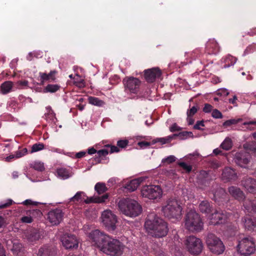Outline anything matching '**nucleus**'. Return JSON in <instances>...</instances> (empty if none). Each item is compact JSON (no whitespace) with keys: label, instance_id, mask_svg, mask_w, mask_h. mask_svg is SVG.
Returning <instances> with one entry per match:
<instances>
[{"label":"nucleus","instance_id":"obj_42","mask_svg":"<svg viewBox=\"0 0 256 256\" xmlns=\"http://www.w3.org/2000/svg\"><path fill=\"white\" fill-rule=\"evenodd\" d=\"M176 138V135H170L164 138H156V142H160L162 144H165L171 142V140Z\"/></svg>","mask_w":256,"mask_h":256},{"label":"nucleus","instance_id":"obj_30","mask_svg":"<svg viewBox=\"0 0 256 256\" xmlns=\"http://www.w3.org/2000/svg\"><path fill=\"white\" fill-rule=\"evenodd\" d=\"M56 73V70H52L48 74L44 72H40V76L42 82L48 80H55L54 76Z\"/></svg>","mask_w":256,"mask_h":256},{"label":"nucleus","instance_id":"obj_16","mask_svg":"<svg viewBox=\"0 0 256 256\" xmlns=\"http://www.w3.org/2000/svg\"><path fill=\"white\" fill-rule=\"evenodd\" d=\"M63 213L62 210L56 208L50 211L48 214V220L53 226L58 224L62 220Z\"/></svg>","mask_w":256,"mask_h":256},{"label":"nucleus","instance_id":"obj_57","mask_svg":"<svg viewBox=\"0 0 256 256\" xmlns=\"http://www.w3.org/2000/svg\"><path fill=\"white\" fill-rule=\"evenodd\" d=\"M108 153V151L106 149H102L97 152L98 156H106Z\"/></svg>","mask_w":256,"mask_h":256},{"label":"nucleus","instance_id":"obj_33","mask_svg":"<svg viewBox=\"0 0 256 256\" xmlns=\"http://www.w3.org/2000/svg\"><path fill=\"white\" fill-rule=\"evenodd\" d=\"M237 60L236 58L232 56L228 55L224 60V62L226 64L224 66V68H228L230 66H234Z\"/></svg>","mask_w":256,"mask_h":256},{"label":"nucleus","instance_id":"obj_52","mask_svg":"<svg viewBox=\"0 0 256 256\" xmlns=\"http://www.w3.org/2000/svg\"><path fill=\"white\" fill-rule=\"evenodd\" d=\"M128 141L126 140H120L117 142V145L120 148H124L128 146Z\"/></svg>","mask_w":256,"mask_h":256},{"label":"nucleus","instance_id":"obj_21","mask_svg":"<svg viewBox=\"0 0 256 256\" xmlns=\"http://www.w3.org/2000/svg\"><path fill=\"white\" fill-rule=\"evenodd\" d=\"M237 178V174L235 170L230 167L226 168L222 171V178L224 180L229 181L236 180Z\"/></svg>","mask_w":256,"mask_h":256},{"label":"nucleus","instance_id":"obj_41","mask_svg":"<svg viewBox=\"0 0 256 256\" xmlns=\"http://www.w3.org/2000/svg\"><path fill=\"white\" fill-rule=\"evenodd\" d=\"M176 137H178L181 140H184L188 138L193 137L192 132H182L178 134H174Z\"/></svg>","mask_w":256,"mask_h":256},{"label":"nucleus","instance_id":"obj_38","mask_svg":"<svg viewBox=\"0 0 256 256\" xmlns=\"http://www.w3.org/2000/svg\"><path fill=\"white\" fill-rule=\"evenodd\" d=\"M50 249L48 246H44L40 248L38 252V256H50Z\"/></svg>","mask_w":256,"mask_h":256},{"label":"nucleus","instance_id":"obj_14","mask_svg":"<svg viewBox=\"0 0 256 256\" xmlns=\"http://www.w3.org/2000/svg\"><path fill=\"white\" fill-rule=\"evenodd\" d=\"M228 216L226 212L216 210L208 217L210 225H217L223 224L228 218Z\"/></svg>","mask_w":256,"mask_h":256},{"label":"nucleus","instance_id":"obj_25","mask_svg":"<svg viewBox=\"0 0 256 256\" xmlns=\"http://www.w3.org/2000/svg\"><path fill=\"white\" fill-rule=\"evenodd\" d=\"M244 226L248 230H254L256 228V220L250 216H246L242 219Z\"/></svg>","mask_w":256,"mask_h":256},{"label":"nucleus","instance_id":"obj_29","mask_svg":"<svg viewBox=\"0 0 256 256\" xmlns=\"http://www.w3.org/2000/svg\"><path fill=\"white\" fill-rule=\"evenodd\" d=\"M57 176L62 180L68 178L71 176L70 173L66 168H58L56 170Z\"/></svg>","mask_w":256,"mask_h":256},{"label":"nucleus","instance_id":"obj_15","mask_svg":"<svg viewBox=\"0 0 256 256\" xmlns=\"http://www.w3.org/2000/svg\"><path fill=\"white\" fill-rule=\"evenodd\" d=\"M250 156L246 151L236 152L234 156V162L240 167L246 168L250 161Z\"/></svg>","mask_w":256,"mask_h":256},{"label":"nucleus","instance_id":"obj_22","mask_svg":"<svg viewBox=\"0 0 256 256\" xmlns=\"http://www.w3.org/2000/svg\"><path fill=\"white\" fill-rule=\"evenodd\" d=\"M242 184L248 192H256V180L252 178H247L242 182Z\"/></svg>","mask_w":256,"mask_h":256},{"label":"nucleus","instance_id":"obj_2","mask_svg":"<svg viewBox=\"0 0 256 256\" xmlns=\"http://www.w3.org/2000/svg\"><path fill=\"white\" fill-rule=\"evenodd\" d=\"M118 207L122 214L131 218L138 216L142 212V208L138 202L130 198L120 200Z\"/></svg>","mask_w":256,"mask_h":256},{"label":"nucleus","instance_id":"obj_18","mask_svg":"<svg viewBox=\"0 0 256 256\" xmlns=\"http://www.w3.org/2000/svg\"><path fill=\"white\" fill-rule=\"evenodd\" d=\"M162 72L158 68H153L144 70V77L148 82H152L160 77Z\"/></svg>","mask_w":256,"mask_h":256},{"label":"nucleus","instance_id":"obj_45","mask_svg":"<svg viewBox=\"0 0 256 256\" xmlns=\"http://www.w3.org/2000/svg\"><path fill=\"white\" fill-rule=\"evenodd\" d=\"M18 108L17 102L13 100L9 101L7 104V108L10 112L16 111Z\"/></svg>","mask_w":256,"mask_h":256},{"label":"nucleus","instance_id":"obj_47","mask_svg":"<svg viewBox=\"0 0 256 256\" xmlns=\"http://www.w3.org/2000/svg\"><path fill=\"white\" fill-rule=\"evenodd\" d=\"M178 165L184 170L187 172H190L192 170V166L184 162H180L178 163Z\"/></svg>","mask_w":256,"mask_h":256},{"label":"nucleus","instance_id":"obj_56","mask_svg":"<svg viewBox=\"0 0 256 256\" xmlns=\"http://www.w3.org/2000/svg\"><path fill=\"white\" fill-rule=\"evenodd\" d=\"M236 120L234 119L228 120L224 122L223 126H230L232 124H236Z\"/></svg>","mask_w":256,"mask_h":256},{"label":"nucleus","instance_id":"obj_36","mask_svg":"<svg viewBox=\"0 0 256 256\" xmlns=\"http://www.w3.org/2000/svg\"><path fill=\"white\" fill-rule=\"evenodd\" d=\"M94 189L98 194H101L105 192L108 190L105 184L102 182H98L94 186Z\"/></svg>","mask_w":256,"mask_h":256},{"label":"nucleus","instance_id":"obj_63","mask_svg":"<svg viewBox=\"0 0 256 256\" xmlns=\"http://www.w3.org/2000/svg\"><path fill=\"white\" fill-rule=\"evenodd\" d=\"M14 156L15 158H18L24 156V154L22 153V151L21 150H18L16 152Z\"/></svg>","mask_w":256,"mask_h":256},{"label":"nucleus","instance_id":"obj_9","mask_svg":"<svg viewBox=\"0 0 256 256\" xmlns=\"http://www.w3.org/2000/svg\"><path fill=\"white\" fill-rule=\"evenodd\" d=\"M108 198V194H104L100 196H94L88 198L86 194L83 192H78L76 194L72 197L70 200L72 202H84L86 204L91 202L102 203L105 202Z\"/></svg>","mask_w":256,"mask_h":256},{"label":"nucleus","instance_id":"obj_10","mask_svg":"<svg viewBox=\"0 0 256 256\" xmlns=\"http://www.w3.org/2000/svg\"><path fill=\"white\" fill-rule=\"evenodd\" d=\"M141 195L150 200L160 199L162 196V190L159 186L146 185L142 187Z\"/></svg>","mask_w":256,"mask_h":256},{"label":"nucleus","instance_id":"obj_4","mask_svg":"<svg viewBox=\"0 0 256 256\" xmlns=\"http://www.w3.org/2000/svg\"><path fill=\"white\" fill-rule=\"evenodd\" d=\"M186 228L190 232H200L203 228L204 224L200 214L194 210L188 212L185 217Z\"/></svg>","mask_w":256,"mask_h":256},{"label":"nucleus","instance_id":"obj_50","mask_svg":"<svg viewBox=\"0 0 256 256\" xmlns=\"http://www.w3.org/2000/svg\"><path fill=\"white\" fill-rule=\"evenodd\" d=\"M212 116L215 118H220L222 117V113L217 109H214L212 111Z\"/></svg>","mask_w":256,"mask_h":256},{"label":"nucleus","instance_id":"obj_7","mask_svg":"<svg viewBox=\"0 0 256 256\" xmlns=\"http://www.w3.org/2000/svg\"><path fill=\"white\" fill-rule=\"evenodd\" d=\"M238 252L240 254L248 256L253 254L256 250V244L252 237L248 236L242 238L236 246Z\"/></svg>","mask_w":256,"mask_h":256},{"label":"nucleus","instance_id":"obj_40","mask_svg":"<svg viewBox=\"0 0 256 256\" xmlns=\"http://www.w3.org/2000/svg\"><path fill=\"white\" fill-rule=\"evenodd\" d=\"M44 145L42 143H36L34 144L31 147L30 154L36 152L44 150Z\"/></svg>","mask_w":256,"mask_h":256},{"label":"nucleus","instance_id":"obj_60","mask_svg":"<svg viewBox=\"0 0 256 256\" xmlns=\"http://www.w3.org/2000/svg\"><path fill=\"white\" fill-rule=\"evenodd\" d=\"M138 145L141 148H144L150 146V143L147 142H138Z\"/></svg>","mask_w":256,"mask_h":256},{"label":"nucleus","instance_id":"obj_58","mask_svg":"<svg viewBox=\"0 0 256 256\" xmlns=\"http://www.w3.org/2000/svg\"><path fill=\"white\" fill-rule=\"evenodd\" d=\"M204 126V121H198L194 126V128L196 130H200L202 126Z\"/></svg>","mask_w":256,"mask_h":256},{"label":"nucleus","instance_id":"obj_1","mask_svg":"<svg viewBox=\"0 0 256 256\" xmlns=\"http://www.w3.org/2000/svg\"><path fill=\"white\" fill-rule=\"evenodd\" d=\"M144 227L148 232L154 237L164 236L168 232L167 224L154 212L150 213L148 216Z\"/></svg>","mask_w":256,"mask_h":256},{"label":"nucleus","instance_id":"obj_62","mask_svg":"<svg viewBox=\"0 0 256 256\" xmlns=\"http://www.w3.org/2000/svg\"><path fill=\"white\" fill-rule=\"evenodd\" d=\"M255 46V44H252V45H250L245 50L244 52V54H248L249 52H252L254 50L252 49V48Z\"/></svg>","mask_w":256,"mask_h":256},{"label":"nucleus","instance_id":"obj_39","mask_svg":"<svg viewBox=\"0 0 256 256\" xmlns=\"http://www.w3.org/2000/svg\"><path fill=\"white\" fill-rule=\"evenodd\" d=\"M220 147L226 150H230L232 147V142L231 139L228 138H226L221 144Z\"/></svg>","mask_w":256,"mask_h":256},{"label":"nucleus","instance_id":"obj_23","mask_svg":"<svg viewBox=\"0 0 256 256\" xmlns=\"http://www.w3.org/2000/svg\"><path fill=\"white\" fill-rule=\"evenodd\" d=\"M144 180L143 177L132 180L126 184L124 188L130 192H134Z\"/></svg>","mask_w":256,"mask_h":256},{"label":"nucleus","instance_id":"obj_17","mask_svg":"<svg viewBox=\"0 0 256 256\" xmlns=\"http://www.w3.org/2000/svg\"><path fill=\"white\" fill-rule=\"evenodd\" d=\"M62 242L66 249L76 248L78 247V240L73 234H64L62 238Z\"/></svg>","mask_w":256,"mask_h":256},{"label":"nucleus","instance_id":"obj_34","mask_svg":"<svg viewBox=\"0 0 256 256\" xmlns=\"http://www.w3.org/2000/svg\"><path fill=\"white\" fill-rule=\"evenodd\" d=\"M226 192L225 190L221 188L218 189L216 192L214 194V200L215 201L219 200L221 198H224L226 196Z\"/></svg>","mask_w":256,"mask_h":256},{"label":"nucleus","instance_id":"obj_61","mask_svg":"<svg viewBox=\"0 0 256 256\" xmlns=\"http://www.w3.org/2000/svg\"><path fill=\"white\" fill-rule=\"evenodd\" d=\"M218 94L222 96H226L229 94V92L226 88H222L220 90Z\"/></svg>","mask_w":256,"mask_h":256},{"label":"nucleus","instance_id":"obj_20","mask_svg":"<svg viewBox=\"0 0 256 256\" xmlns=\"http://www.w3.org/2000/svg\"><path fill=\"white\" fill-rule=\"evenodd\" d=\"M212 180V176L208 172L202 170L198 176V182L204 186H208Z\"/></svg>","mask_w":256,"mask_h":256},{"label":"nucleus","instance_id":"obj_6","mask_svg":"<svg viewBox=\"0 0 256 256\" xmlns=\"http://www.w3.org/2000/svg\"><path fill=\"white\" fill-rule=\"evenodd\" d=\"M88 238L92 245L102 250L110 236L98 230H92L88 234Z\"/></svg>","mask_w":256,"mask_h":256},{"label":"nucleus","instance_id":"obj_5","mask_svg":"<svg viewBox=\"0 0 256 256\" xmlns=\"http://www.w3.org/2000/svg\"><path fill=\"white\" fill-rule=\"evenodd\" d=\"M124 246L119 240L110 236L102 252L110 256H120L123 253Z\"/></svg>","mask_w":256,"mask_h":256},{"label":"nucleus","instance_id":"obj_49","mask_svg":"<svg viewBox=\"0 0 256 256\" xmlns=\"http://www.w3.org/2000/svg\"><path fill=\"white\" fill-rule=\"evenodd\" d=\"M12 200L11 199H8L6 202H2L0 203V208H6L10 206L12 204Z\"/></svg>","mask_w":256,"mask_h":256},{"label":"nucleus","instance_id":"obj_12","mask_svg":"<svg viewBox=\"0 0 256 256\" xmlns=\"http://www.w3.org/2000/svg\"><path fill=\"white\" fill-rule=\"evenodd\" d=\"M185 244L188 250L193 254H200L203 248V244L200 239L193 236L187 238Z\"/></svg>","mask_w":256,"mask_h":256},{"label":"nucleus","instance_id":"obj_55","mask_svg":"<svg viewBox=\"0 0 256 256\" xmlns=\"http://www.w3.org/2000/svg\"><path fill=\"white\" fill-rule=\"evenodd\" d=\"M182 128L178 126L176 123H174L172 124V126L170 128V130L171 132H178Z\"/></svg>","mask_w":256,"mask_h":256},{"label":"nucleus","instance_id":"obj_53","mask_svg":"<svg viewBox=\"0 0 256 256\" xmlns=\"http://www.w3.org/2000/svg\"><path fill=\"white\" fill-rule=\"evenodd\" d=\"M22 204L24 205H26V206H28V205L37 206L40 203L38 202H34V201L32 200H31L28 199V200H26L24 201Z\"/></svg>","mask_w":256,"mask_h":256},{"label":"nucleus","instance_id":"obj_13","mask_svg":"<svg viewBox=\"0 0 256 256\" xmlns=\"http://www.w3.org/2000/svg\"><path fill=\"white\" fill-rule=\"evenodd\" d=\"M123 83L126 92L136 94L139 90L141 82L138 78L130 76L124 78Z\"/></svg>","mask_w":256,"mask_h":256},{"label":"nucleus","instance_id":"obj_24","mask_svg":"<svg viewBox=\"0 0 256 256\" xmlns=\"http://www.w3.org/2000/svg\"><path fill=\"white\" fill-rule=\"evenodd\" d=\"M198 209L202 213L208 214L212 212V206L208 200H204L200 203Z\"/></svg>","mask_w":256,"mask_h":256},{"label":"nucleus","instance_id":"obj_43","mask_svg":"<svg viewBox=\"0 0 256 256\" xmlns=\"http://www.w3.org/2000/svg\"><path fill=\"white\" fill-rule=\"evenodd\" d=\"M26 214H30L32 219L34 218H40L42 215V212L38 209L30 210L26 212Z\"/></svg>","mask_w":256,"mask_h":256},{"label":"nucleus","instance_id":"obj_64","mask_svg":"<svg viewBox=\"0 0 256 256\" xmlns=\"http://www.w3.org/2000/svg\"><path fill=\"white\" fill-rule=\"evenodd\" d=\"M86 154V152L84 151H81L78 152H77L76 154V158H81L83 156H84Z\"/></svg>","mask_w":256,"mask_h":256},{"label":"nucleus","instance_id":"obj_37","mask_svg":"<svg viewBox=\"0 0 256 256\" xmlns=\"http://www.w3.org/2000/svg\"><path fill=\"white\" fill-rule=\"evenodd\" d=\"M60 86L57 84H50L47 85L44 89V92H55L60 88Z\"/></svg>","mask_w":256,"mask_h":256},{"label":"nucleus","instance_id":"obj_48","mask_svg":"<svg viewBox=\"0 0 256 256\" xmlns=\"http://www.w3.org/2000/svg\"><path fill=\"white\" fill-rule=\"evenodd\" d=\"M20 221L23 223L30 224L33 222V219L30 214H27L26 216H23L21 218Z\"/></svg>","mask_w":256,"mask_h":256},{"label":"nucleus","instance_id":"obj_54","mask_svg":"<svg viewBox=\"0 0 256 256\" xmlns=\"http://www.w3.org/2000/svg\"><path fill=\"white\" fill-rule=\"evenodd\" d=\"M212 110V106L208 104H206L203 108V111L205 113H209Z\"/></svg>","mask_w":256,"mask_h":256},{"label":"nucleus","instance_id":"obj_3","mask_svg":"<svg viewBox=\"0 0 256 256\" xmlns=\"http://www.w3.org/2000/svg\"><path fill=\"white\" fill-rule=\"evenodd\" d=\"M182 208L176 198H170L166 204L162 208L164 215L169 219L178 220L181 218Z\"/></svg>","mask_w":256,"mask_h":256},{"label":"nucleus","instance_id":"obj_31","mask_svg":"<svg viewBox=\"0 0 256 256\" xmlns=\"http://www.w3.org/2000/svg\"><path fill=\"white\" fill-rule=\"evenodd\" d=\"M46 109L48 113L45 114L46 120L49 122L55 123L57 121L55 114L50 107H47Z\"/></svg>","mask_w":256,"mask_h":256},{"label":"nucleus","instance_id":"obj_28","mask_svg":"<svg viewBox=\"0 0 256 256\" xmlns=\"http://www.w3.org/2000/svg\"><path fill=\"white\" fill-rule=\"evenodd\" d=\"M246 211L248 212H256V200H246L244 204Z\"/></svg>","mask_w":256,"mask_h":256},{"label":"nucleus","instance_id":"obj_19","mask_svg":"<svg viewBox=\"0 0 256 256\" xmlns=\"http://www.w3.org/2000/svg\"><path fill=\"white\" fill-rule=\"evenodd\" d=\"M206 50L210 54H216L220 50V47L214 39H209L206 44Z\"/></svg>","mask_w":256,"mask_h":256},{"label":"nucleus","instance_id":"obj_46","mask_svg":"<svg viewBox=\"0 0 256 256\" xmlns=\"http://www.w3.org/2000/svg\"><path fill=\"white\" fill-rule=\"evenodd\" d=\"M176 160V157L174 156L171 155L165 158H164L162 160V164H170L172 163V162H174Z\"/></svg>","mask_w":256,"mask_h":256},{"label":"nucleus","instance_id":"obj_44","mask_svg":"<svg viewBox=\"0 0 256 256\" xmlns=\"http://www.w3.org/2000/svg\"><path fill=\"white\" fill-rule=\"evenodd\" d=\"M30 166L32 168L38 171L42 172L44 170V164L40 162H34Z\"/></svg>","mask_w":256,"mask_h":256},{"label":"nucleus","instance_id":"obj_27","mask_svg":"<svg viewBox=\"0 0 256 256\" xmlns=\"http://www.w3.org/2000/svg\"><path fill=\"white\" fill-rule=\"evenodd\" d=\"M40 233L36 230L28 231L26 233V238L28 242L33 244L40 238Z\"/></svg>","mask_w":256,"mask_h":256},{"label":"nucleus","instance_id":"obj_11","mask_svg":"<svg viewBox=\"0 0 256 256\" xmlns=\"http://www.w3.org/2000/svg\"><path fill=\"white\" fill-rule=\"evenodd\" d=\"M100 218L102 224L108 230H114L116 228L117 216L112 210H106L102 212Z\"/></svg>","mask_w":256,"mask_h":256},{"label":"nucleus","instance_id":"obj_26","mask_svg":"<svg viewBox=\"0 0 256 256\" xmlns=\"http://www.w3.org/2000/svg\"><path fill=\"white\" fill-rule=\"evenodd\" d=\"M228 192L233 197L238 200H242L244 198L243 192L238 187L230 186L228 188Z\"/></svg>","mask_w":256,"mask_h":256},{"label":"nucleus","instance_id":"obj_51","mask_svg":"<svg viewBox=\"0 0 256 256\" xmlns=\"http://www.w3.org/2000/svg\"><path fill=\"white\" fill-rule=\"evenodd\" d=\"M198 111V107L193 106L187 111V116H193Z\"/></svg>","mask_w":256,"mask_h":256},{"label":"nucleus","instance_id":"obj_32","mask_svg":"<svg viewBox=\"0 0 256 256\" xmlns=\"http://www.w3.org/2000/svg\"><path fill=\"white\" fill-rule=\"evenodd\" d=\"M13 84L10 81H6L1 85V91L2 94H6L10 92L12 88Z\"/></svg>","mask_w":256,"mask_h":256},{"label":"nucleus","instance_id":"obj_8","mask_svg":"<svg viewBox=\"0 0 256 256\" xmlns=\"http://www.w3.org/2000/svg\"><path fill=\"white\" fill-rule=\"evenodd\" d=\"M206 244L210 250L216 254H222L225 250L224 246L220 239L212 234H208Z\"/></svg>","mask_w":256,"mask_h":256},{"label":"nucleus","instance_id":"obj_59","mask_svg":"<svg viewBox=\"0 0 256 256\" xmlns=\"http://www.w3.org/2000/svg\"><path fill=\"white\" fill-rule=\"evenodd\" d=\"M32 52L34 58H42V52L40 50H36Z\"/></svg>","mask_w":256,"mask_h":256},{"label":"nucleus","instance_id":"obj_35","mask_svg":"<svg viewBox=\"0 0 256 256\" xmlns=\"http://www.w3.org/2000/svg\"><path fill=\"white\" fill-rule=\"evenodd\" d=\"M88 101L90 104L98 106H102L104 104V102L103 100L94 96H89Z\"/></svg>","mask_w":256,"mask_h":256}]
</instances>
